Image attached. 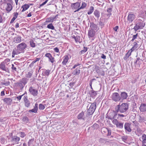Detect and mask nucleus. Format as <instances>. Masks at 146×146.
<instances>
[{
    "label": "nucleus",
    "instance_id": "20",
    "mask_svg": "<svg viewBox=\"0 0 146 146\" xmlns=\"http://www.w3.org/2000/svg\"><path fill=\"white\" fill-rule=\"evenodd\" d=\"M95 34V31L90 29L89 30L88 35L89 38L92 37H94Z\"/></svg>",
    "mask_w": 146,
    "mask_h": 146
},
{
    "label": "nucleus",
    "instance_id": "5",
    "mask_svg": "<svg viewBox=\"0 0 146 146\" xmlns=\"http://www.w3.org/2000/svg\"><path fill=\"white\" fill-rule=\"evenodd\" d=\"M144 26L145 24L143 23L142 22H139L136 24L133 29L135 31H136L139 29H142Z\"/></svg>",
    "mask_w": 146,
    "mask_h": 146
},
{
    "label": "nucleus",
    "instance_id": "62",
    "mask_svg": "<svg viewBox=\"0 0 146 146\" xmlns=\"http://www.w3.org/2000/svg\"><path fill=\"white\" fill-rule=\"evenodd\" d=\"M144 119L143 118H142L141 117H140L139 119V122H140L141 123L143 122Z\"/></svg>",
    "mask_w": 146,
    "mask_h": 146
},
{
    "label": "nucleus",
    "instance_id": "1",
    "mask_svg": "<svg viewBox=\"0 0 146 146\" xmlns=\"http://www.w3.org/2000/svg\"><path fill=\"white\" fill-rule=\"evenodd\" d=\"M129 108V106L127 103H123L121 105H117L115 108L116 112L120 113H125L127 110Z\"/></svg>",
    "mask_w": 146,
    "mask_h": 146
},
{
    "label": "nucleus",
    "instance_id": "37",
    "mask_svg": "<svg viewBox=\"0 0 146 146\" xmlns=\"http://www.w3.org/2000/svg\"><path fill=\"white\" fill-rule=\"evenodd\" d=\"M17 67L16 64L14 65L13 64H12V69L13 72L16 71Z\"/></svg>",
    "mask_w": 146,
    "mask_h": 146
},
{
    "label": "nucleus",
    "instance_id": "56",
    "mask_svg": "<svg viewBox=\"0 0 146 146\" xmlns=\"http://www.w3.org/2000/svg\"><path fill=\"white\" fill-rule=\"evenodd\" d=\"M13 15V17L14 18H15L16 19V18L17 17L18 15V13L16 12L15 13H14Z\"/></svg>",
    "mask_w": 146,
    "mask_h": 146
},
{
    "label": "nucleus",
    "instance_id": "40",
    "mask_svg": "<svg viewBox=\"0 0 146 146\" xmlns=\"http://www.w3.org/2000/svg\"><path fill=\"white\" fill-rule=\"evenodd\" d=\"M19 133L20 134V137L22 138L24 137L26 135V134H25V133L23 132H19Z\"/></svg>",
    "mask_w": 146,
    "mask_h": 146
},
{
    "label": "nucleus",
    "instance_id": "59",
    "mask_svg": "<svg viewBox=\"0 0 146 146\" xmlns=\"http://www.w3.org/2000/svg\"><path fill=\"white\" fill-rule=\"evenodd\" d=\"M119 27L117 26H116L115 27L113 28V30L115 31L116 32L117 31V30L118 29Z\"/></svg>",
    "mask_w": 146,
    "mask_h": 146
},
{
    "label": "nucleus",
    "instance_id": "13",
    "mask_svg": "<svg viewBox=\"0 0 146 146\" xmlns=\"http://www.w3.org/2000/svg\"><path fill=\"white\" fill-rule=\"evenodd\" d=\"M135 15L133 14H129L127 17V21L129 23H131L135 19Z\"/></svg>",
    "mask_w": 146,
    "mask_h": 146
},
{
    "label": "nucleus",
    "instance_id": "30",
    "mask_svg": "<svg viewBox=\"0 0 146 146\" xmlns=\"http://www.w3.org/2000/svg\"><path fill=\"white\" fill-rule=\"evenodd\" d=\"M94 15L96 17L97 19H98L100 16V13L99 11L98 10H95L94 12Z\"/></svg>",
    "mask_w": 146,
    "mask_h": 146
},
{
    "label": "nucleus",
    "instance_id": "63",
    "mask_svg": "<svg viewBox=\"0 0 146 146\" xmlns=\"http://www.w3.org/2000/svg\"><path fill=\"white\" fill-rule=\"evenodd\" d=\"M16 19L15 18L13 17L10 23L11 24L13 23V22Z\"/></svg>",
    "mask_w": 146,
    "mask_h": 146
},
{
    "label": "nucleus",
    "instance_id": "8",
    "mask_svg": "<svg viewBox=\"0 0 146 146\" xmlns=\"http://www.w3.org/2000/svg\"><path fill=\"white\" fill-rule=\"evenodd\" d=\"M29 91L30 94L34 96H36L38 94L37 90L33 87L31 86L29 88Z\"/></svg>",
    "mask_w": 146,
    "mask_h": 146
},
{
    "label": "nucleus",
    "instance_id": "52",
    "mask_svg": "<svg viewBox=\"0 0 146 146\" xmlns=\"http://www.w3.org/2000/svg\"><path fill=\"white\" fill-rule=\"evenodd\" d=\"M24 95V94H23L17 97V98L18 99V100H19L21 99L22 97Z\"/></svg>",
    "mask_w": 146,
    "mask_h": 146
},
{
    "label": "nucleus",
    "instance_id": "60",
    "mask_svg": "<svg viewBox=\"0 0 146 146\" xmlns=\"http://www.w3.org/2000/svg\"><path fill=\"white\" fill-rule=\"evenodd\" d=\"M101 58L103 59H106V57L104 54H102Z\"/></svg>",
    "mask_w": 146,
    "mask_h": 146
},
{
    "label": "nucleus",
    "instance_id": "25",
    "mask_svg": "<svg viewBox=\"0 0 146 146\" xmlns=\"http://www.w3.org/2000/svg\"><path fill=\"white\" fill-rule=\"evenodd\" d=\"M50 70H46L44 69L43 70L42 73V76H48L50 74Z\"/></svg>",
    "mask_w": 146,
    "mask_h": 146
},
{
    "label": "nucleus",
    "instance_id": "43",
    "mask_svg": "<svg viewBox=\"0 0 146 146\" xmlns=\"http://www.w3.org/2000/svg\"><path fill=\"white\" fill-rule=\"evenodd\" d=\"M138 36V34H136L135 35H133L132 38L131 40V41L133 42L135 39L137 38V37Z\"/></svg>",
    "mask_w": 146,
    "mask_h": 146
},
{
    "label": "nucleus",
    "instance_id": "12",
    "mask_svg": "<svg viewBox=\"0 0 146 146\" xmlns=\"http://www.w3.org/2000/svg\"><path fill=\"white\" fill-rule=\"evenodd\" d=\"M27 47L26 44L24 42L19 44L17 46V49L20 51H22L25 49Z\"/></svg>",
    "mask_w": 146,
    "mask_h": 146
},
{
    "label": "nucleus",
    "instance_id": "2",
    "mask_svg": "<svg viewBox=\"0 0 146 146\" xmlns=\"http://www.w3.org/2000/svg\"><path fill=\"white\" fill-rule=\"evenodd\" d=\"M28 80L24 78L20 79L19 82L15 83L17 88L20 90H22L28 82Z\"/></svg>",
    "mask_w": 146,
    "mask_h": 146
},
{
    "label": "nucleus",
    "instance_id": "31",
    "mask_svg": "<svg viewBox=\"0 0 146 146\" xmlns=\"http://www.w3.org/2000/svg\"><path fill=\"white\" fill-rule=\"evenodd\" d=\"M12 7L10 3H7V7L6 9V10L9 12L12 10Z\"/></svg>",
    "mask_w": 146,
    "mask_h": 146
},
{
    "label": "nucleus",
    "instance_id": "10",
    "mask_svg": "<svg viewBox=\"0 0 146 146\" xmlns=\"http://www.w3.org/2000/svg\"><path fill=\"white\" fill-rule=\"evenodd\" d=\"M20 140V138L19 137H18L16 135H14L11 137V141L13 143V145L14 144L18 143Z\"/></svg>",
    "mask_w": 146,
    "mask_h": 146
},
{
    "label": "nucleus",
    "instance_id": "9",
    "mask_svg": "<svg viewBox=\"0 0 146 146\" xmlns=\"http://www.w3.org/2000/svg\"><path fill=\"white\" fill-rule=\"evenodd\" d=\"M111 98L115 101L118 102L120 100L121 97L117 93H114L112 94Z\"/></svg>",
    "mask_w": 146,
    "mask_h": 146
},
{
    "label": "nucleus",
    "instance_id": "6",
    "mask_svg": "<svg viewBox=\"0 0 146 146\" xmlns=\"http://www.w3.org/2000/svg\"><path fill=\"white\" fill-rule=\"evenodd\" d=\"M117 113L115 111H113L109 113L108 115H107V116H106V118H108L109 119H113L116 118L117 115Z\"/></svg>",
    "mask_w": 146,
    "mask_h": 146
},
{
    "label": "nucleus",
    "instance_id": "57",
    "mask_svg": "<svg viewBox=\"0 0 146 146\" xmlns=\"http://www.w3.org/2000/svg\"><path fill=\"white\" fill-rule=\"evenodd\" d=\"M142 140L146 139V135L145 134H143L142 136Z\"/></svg>",
    "mask_w": 146,
    "mask_h": 146
},
{
    "label": "nucleus",
    "instance_id": "44",
    "mask_svg": "<svg viewBox=\"0 0 146 146\" xmlns=\"http://www.w3.org/2000/svg\"><path fill=\"white\" fill-rule=\"evenodd\" d=\"M80 37L78 36H76L75 41L76 42H79L80 40Z\"/></svg>",
    "mask_w": 146,
    "mask_h": 146
},
{
    "label": "nucleus",
    "instance_id": "46",
    "mask_svg": "<svg viewBox=\"0 0 146 146\" xmlns=\"http://www.w3.org/2000/svg\"><path fill=\"white\" fill-rule=\"evenodd\" d=\"M118 121H117V120L116 119H113V120L112 121L113 123L115 125H117V124L118 123Z\"/></svg>",
    "mask_w": 146,
    "mask_h": 146
},
{
    "label": "nucleus",
    "instance_id": "45",
    "mask_svg": "<svg viewBox=\"0 0 146 146\" xmlns=\"http://www.w3.org/2000/svg\"><path fill=\"white\" fill-rule=\"evenodd\" d=\"M108 132V133L107 135L108 136H110L111 135V130L110 129H109L108 128H106L105 129Z\"/></svg>",
    "mask_w": 146,
    "mask_h": 146
},
{
    "label": "nucleus",
    "instance_id": "47",
    "mask_svg": "<svg viewBox=\"0 0 146 146\" xmlns=\"http://www.w3.org/2000/svg\"><path fill=\"white\" fill-rule=\"evenodd\" d=\"M96 79H94H94H92L90 81V83H89V85H90V86L91 87V88L93 90V89H92V83L94 81V80H96Z\"/></svg>",
    "mask_w": 146,
    "mask_h": 146
},
{
    "label": "nucleus",
    "instance_id": "28",
    "mask_svg": "<svg viewBox=\"0 0 146 146\" xmlns=\"http://www.w3.org/2000/svg\"><path fill=\"white\" fill-rule=\"evenodd\" d=\"M87 4L86 3L83 2L82 3V5L80 7L79 9L76 10L75 11H74V13H75L76 12L78 11H79V10L81 9H83L86 6Z\"/></svg>",
    "mask_w": 146,
    "mask_h": 146
},
{
    "label": "nucleus",
    "instance_id": "23",
    "mask_svg": "<svg viewBox=\"0 0 146 146\" xmlns=\"http://www.w3.org/2000/svg\"><path fill=\"white\" fill-rule=\"evenodd\" d=\"M4 102L7 104H10L12 102V100L9 98H5L3 99Z\"/></svg>",
    "mask_w": 146,
    "mask_h": 146
},
{
    "label": "nucleus",
    "instance_id": "33",
    "mask_svg": "<svg viewBox=\"0 0 146 146\" xmlns=\"http://www.w3.org/2000/svg\"><path fill=\"white\" fill-rule=\"evenodd\" d=\"M33 74V72L31 71L27 72L26 74V77L29 78L31 77Z\"/></svg>",
    "mask_w": 146,
    "mask_h": 146
},
{
    "label": "nucleus",
    "instance_id": "22",
    "mask_svg": "<svg viewBox=\"0 0 146 146\" xmlns=\"http://www.w3.org/2000/svg\"><path fill=\"white\" fill-rule=\"evenodd\" d=\"M38 104L37 103H36L35 104V106L34 108L31 110H30L29 111V112H32L35 113H36L37 112L38 110Z\"/></svg>",
    "mask_w": 146,
    "mask_h": 146
},
{
    "label": "nucleus",
    "instance_id": "17",
    "mask_svg": "<svg viewBox=\"0 0 146 146\" xmlns=\"http://www.w3.org/2000/svg\"><path fill=\"white\" fill-rule=\"evenodd\" d=\"M90 29L95 31L98 29V26L97 25L94 24L93 23H91L90 24Z\"/></svg>",
    "mask_w": 146,
    "mask_h": 146
},
{
    "label": "nucleus",
    "instance_id": "29",
    "mask_svg": "<svg viewBox=\"0 0 146 146\" xmlns=\"http://www.w3.org/2000/svg\"><path fill=\"white\" fill-rule=\"evenodd\" d=\"M29 4H25L23 5L21 7V8L23 9L21 11L22 12H24L27 9L29 8Z\"/></svg>",
    "mask_w": 146,
    "mask_h": 146
},
{
    "label": "nucleus",
    "instance_id": "35",
    "mask_svg": "<svg viewBox=\"0 0 146 146\" xmlns=\"http://www.w3.org/2000/svg\"><path fill=\"white\" fill-rule=\"evenodd\" d=\"M94 10V8L92 6H91L90 7L89 10L88 12V15H90L92 14V12H93Z\"/></svg>",
    "mask_w": 146,
    "mask_h": 146
},
{
    "label": "nucleus",
    "instance_id": "64",
    "mask_svg": "<svg viewBox=\"0 0 146 146\" xmlns=\"http://www.w3.org/2000/svg\"><path fill=\"white\" fill-rule=\"evenodd\" d=\"M1 141L2 143H5V139L4 138H1Z\"/></svg>",
    "mask_w": 146,
    "mask_h": 146
},
{
    "label": "nucleus",
    "instance_id": "7",
    "mask_svg": "<svg viewBox=\"0 0 146 146\" xmlns=\"http://www.w3.org/2000/svg\"><path fill=\"white\" fill-rule=\"evenodd\" d=\"M133 47L131 49L129 50L128 52L126 54V56L127 58H128L129 56L131 55V52L134 50L136 49L138 47V44L136 42H133Z\"/></svg>",
    "mask_w": 146,
    "mask_h": 146
},
{
    "label": "nucleus",
    "instance_id": "32",
    "mask_svg": "<svg viewBox=\"0 0 146 146\" xmlns=\"http://www.w3.org/2000/svg\"><path fill=\"white\" fill-rule=\"evenodd\" d=\"M90 96L93 97L97 95L96 92L94 91L93 90L90 91Z\"/></svg>",
    "mask_w": 146,
    "mask_h": 146
},
{
    "label": "nucleus",
    "instance_id": "54",
    "mask_svg": "<svg viewBox=\"0 0 146 146\" xmlns=\"http://www.w3.org/2000/svg\"><path fill=\"white\" fill-rule=\"evenodd\" d=\"M48 0H46L44 2H43V3L41 4L40 5V7H42L44 5H45L48 1Z\"/></svg>",
    "mask_w": 146,
    "mask_h": 146
},
{
    "label": "nucleus",
    "instance_id": "21",
    "mask_svg": "<svg viewBox=\"0 0 146 146\" xmlns=\"http://www.w3.org/2000/svg\"><path fill=\"white\" fill-rule=\"evenodd\" d=\"M45 56L46 57H48L49 60V61L51 62L52 63H53L54 62V58L51 54L50 53H47Z\"/></svg>",
    "mask_w": 146,
    "mask_h": 146
},
{
    "label": "nucleus",
    "instance_id": "51",
    "mask_svg": "<svg viewBox=\"0 0 146 146\" xmlns=\"http://www.w3.org/2000/svg\"><path fill=\"white\" fill-rule=\"evenodd\" d=\"M98 126H99L96 123H95L93 125V128L94 129H96V128H97L98 127Z\"/></svg>",
    "mask_w": 146,
    "mask_h": 146
},
{
    "label": "nucleus",
    "instance_id": "50",
    "mask_svg": "<svg viewBox=\"0 0 146 146\" xmlns=\"http://www.w3.org/2000/svg\"><path fill=\"white\" fill-rule=\"evenodd\" d=\"M122 139L123 141L125 142L127 138V136H123L122 137Z\"/></svg>",
    "mask_w": 146,
    "mask_h": 146
},
{
    "label": "nucleus",
    "instance_id": "27",
    "mask_svg": "<svg viewBox=\"0 0 146 146\" xmlns=\"http://www.w3.org/2000/svg\"><path fill=\"white\" fill-rule=\"evenodd\" d=\"M77 118L78 119H83L84 120L85 117H84V113L83 112H82L80 113L78 116Z\"/></svg>",
    "mask_w": 146,
    "mask_h": 146
},
{
    "label": "nucleus",
    "instance_id": "16",
    "mask_svg": "<svg viewBox=\"0 0 146 146\" xmlns=\"http://www.w3.org/2000/svg\"><path fill=\"white\" fill-rule=\"evenodd\" d=\"M21 38L22 37L21 36H17L14 38L13 42L15 43H19L21 42Z\"/></svg>",
    "mask_w": 146,
    "mask_h": 146
},
{
    "label": "nucleus",
    "instance_id": "36",
    "mask_svg": "<svg viewBox=\"0 0 146 146\" xmlns=\"http://www.w3.org/2000/svg\"><path fill=\"white\" fill-rule=\"evenodd\" d=\"M48 29H51L52 30H54L55 29L54 27L53 26L52 23H50L48 25L47 27Z\"/></svg>",
    "mask_w": 146,
    "mask_h": 146
},
{
    "label": "nucleus",
    "instance_id": "48",
    "mask_svg": "<svg viewBox=\"0 0 146 146\" xmlns=\"http://www.w3.org/2000/svg\"><path fill=\"white\" fill-rule=\"evenodd\" d=\"M33 141H34V139H30L28 143V145L29 146H30L32 144V143Z\"/></svg>",
    "mask_w": 146,
    "mask_h": 146
},
{
    "label": "nucleus",
    "instance_id": "55",
    "mask_svg": "<svg viewBox=\"0 0 146 146\" xmlns=\"http://www.w3.org/2000/svg\"><path fill=\"white\" fill-rule=\"evenodd\" d=\"M54 51L56 52H59V49L57 47H56L54 48Z\"/></svg>",
    "mask_w": 146,
    "mask_h": 146
},
{
    "label": "nucleus",
    "instance_id": "26",
    "mask_svg": "<svg viewBox=\"0 0 146 146\" xmlns=\"http://www.w3.org/2000/svg\"><path fill=\"white\" fill-rule=\"evenodd\" d=\"M80 72V70L76 68L73 71L72 74L74 75H79Z\"/></svg>",
    "mask_w": 146,
    "mask_h": 146
},
{
    "label": "nucleus",
    "instance_id": "38",
    "mask_svg": "<svg viewBox=\"0 0 146 146\" xmlns=\"http://www.w3.org/2000/svg\"><path fill=\"white\" fill-rule=\"evenodd\" d=\"M87 50V48L86 47H84L83 50H81L79 52L80 54H84Z\"/></svg>",
    "mask_w": 146,
    "mask_h": 146
},
{
    "label": "nucleus",
    "instance_id": "34",
    "mask_svg": "<svg viewBox=\"0 0 146 146\" xmlns=\"http://www.w3.org/2000/svg\"><path fill=\"white\" fill-rule=\"evenodd\" d=\"M116 126L117 127L122 129L123 127V123H121L119 122Z\"/></svg>",
    "mask_w": 146,
    "mask_h": 146
},
{
    "label": "nucleus",
    "instance_id": "24",
    "mask_svg": "<svg viewBox=\"0 0 146 146\" xmlns=\"http://www.w3.org/2000/svg\"><path fill=\"white\" fill-rule=\"evenodd\" d=\"M120 96L122 100H124L127 99L128 95L126 92H123L121 93Z\"/></svg>",
    "mask_w": 146,
    "mask_h": 146
},
{
    "label": "nucleus",
    "instance_id": "11",
    "mask_svg": "<svg viewBox=\"0 0 146 146\" xmlns=\"http://www.w3.org/2000/svg\"><path fill=\"white\" fill-rule=\"evenodd\" d=\"M23 100L25 103V107L29 108L31 105V102L28 99V97L27 96H25L23 97Z\"/></svg>",
    "mask_w": 146,
    "mask_h": 146
},
{
    "label": "nucleus",
    "instance_id": "4",
    "mask_svg": "<svg viewBox=\"0 0 146 146\" xmlns=\"http://www.w3.org/2000/svg\"><path fill=\"white\" fill-rule=\"evenodd\" d=\"M6 61L7 62L9 61L10 60L8 59H6L4 62H2L0 64V68L3 71L9 73V70L8 68L6 67L5 65V62H6Z\"/></svg>",
    "mask_w": 146,
    "mask_h": 146
},
{
    "label": "nucleus",
    "instance_id": "41",
    "mask_svg": "<svg viewBox=\"0 0 146 146\" xmlns=\"http://www.w3.org/2000/svg\"><path fill=\"white\" fill-rule=\"evenodd\" d=\"M38 108L40 110H43L45 108L44 106L41 104H40L39 105Z\"/></svg>",
    "mask_w": 146,
    "mask_h": 146
},
{
    "label": "nucleus",
    "instance_id": "49",
    "mask_svg": "<svg viewBox=\"0 0 146 146\" xmlns=\"http://www.w3.org/2000/svg\"><path fill=\"white\" fill-rule=\"evenodd\" d=\"M45 22L46 23L52 22V19H51L50 17L47 18L46 19Z\"/></svg>",
    "mask_w": 146,
    "mask_h": 146
},
{
    "label": "nucleus",
    "instance_id": "3",
    "mask_svg": "<svg viewBox=\"0 0 146 146\" xmlns=\"http://www.w3.org/2000/svg\"><path fill=\"white\" fill-rule=\"evenodd\" d=\"M90 103L91 104L90 106H89V105L87 106L88 110L87 111V114L90 115L93 113L96 108V102Z\"/></svg>",
    "mask_w": 146,
    "mask_h": 146
},
{
    "label": "nucleus",
    "instance_id": "58",
    "mask_svg": "<svg viewBox=\"0 0 146 146\" xmlns=\"http://www.w3.org/2000/svg\"><path fill=\"white\" fill-rule=\"evenodd\" d=\"M99 24L101 26H104V23L102 22L101 21H100Z\"/></svg>",
    "mask_w": 146,
    "mask_h": 146
},
{
    "label": "nucleus",
    "instance_id": "39",
    "mask_svg": "<svg viewBox=\"0 0 146 146\" xmlns=\"http://www.w3.org/2000/svg\"><path fill=\"white\" fill-rule=\"evenodd\" d=\"M30 46L32 47H35V44L33 40H31L29 42Z\"/></svg>",
    "mask_w": 146,
    "mask_h": 146
},
{
    "label": "nucleus",
    "instance_id": "61",
    "mask_svg": "<svg viewBox=\"0 0 146 146\" xmlns=\"http://www.w3.org/2000/svg\"><path fill=\"white\" fill-rule=\"evenodd\" d=\"M23 120L24 121H27L28 120V118L27 117H25L23 119Z\"/></svg>",
    "mask_w": 146,
    "mask_h": 146
},
{
    "label": "nucleus",
    "instance_id": "14",
    "mask_svg": "<svg viewBox=\"0 0 146 146\" xmlns=\"http://www.w3.org/2000/svg\"><path fill=\"white\" fill-rule=\"evenodd\" d=\"M131 123L126 122L125 123L124 125V128L125 130V131H128V132H130L131 131Z\"/></svg>",
    "mask_w": 146,
    "mask_h": 146
},
{
    "label": "nucleus",
    "instance_id": "18",
    "mask_svg": "<svg viewBox=\"0 0 146 146\" xmlns=\"http://www.w3.org/2000/svg\"><path fill=\"white\" fill-rule=\"evenodd\" d=\"M68 57L67 55H65L63 57V61L62 62V64L63 66H65L68 62Z\"/></svg>",
    "mask_w": 146,
    "mask_h": 146
},
{
    "label": "nucleus",
    "instance_id": "53",
    "mask_svg": "<svg viewBox=\"0 0 146 146\" xmlns=\"http://www.w3.org/2000/svg\"><path fill=\"white\" fill-rule=\"evenodd\" d=\"M7 0H1L0 3L1 4H2L4 3H7Z\"/></svg>",
    "mask_w": 146,
    "mask_h": 146
},
{
    "label": "nucleus",
    "instance_id": "15",
    "mask_svg": "<svg viewBox=\"0 0 146 146\" xmlns=\"http://www.w3.org/2000/svg\"><path fill=\"white\" fill-rule=\"evenodd\" d=\"M80 4L79 2H76L72 4L71 7L73 9H77L80 7Z\"/></svg>",
    "mask_w": 146,
    "mask_h": 146
},
{
    "label": "nucleus",
    "instance_id": "19",
    "mask_svg": "<svg viewBox=\"0 0 146 146\" xmlns=\"http://www.w3.org/2000/svg\"><path fill=\"white\" fill-rule=\"evenodd\" d=\"M140 111L142 112L146 111V105L145 104H141L139 107Z\"/></svg>",
    "mask_w": 146,
    "mask_h": 146
},
{
    "label": "nucleus",
    "instance_id": "42",
    "mask_svg": "<svg viewBox=\"0 0 146 146\" xmlns=\"http://www.w3.org/2000/svg\"><path fill=\"white\" fill-rule=\"evenodd\" d=\"M40 58H36L35 60L34 61H33L31 63V64L30 66H33V64L36 62L37 61H38L39 60Z\"/></svg>",
    "mask_w": 146,
    "mask_h": 146
}]
</instances>
